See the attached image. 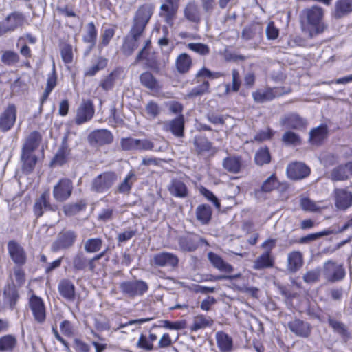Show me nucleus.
Instances as JSON below:
<instances>
[{"mask_svg":"<svg viewBox=\"0 0 352 352\" xmlns=\"http://www.w3.org/2000/svg\"><path fill=\"white\" fill-rule=\"evenodd\" d=\"M224 74L220 72H212L208 68L204 67L196 74L193 81L195 83H201L200 85L193 87L187 94L188 98H195L208 93L210 89V83L205 78L217 79L223 76Z\"/></svg>","mask_w":352,"mask_h":352,"instance_id":"1","label":"nucleus"},{"mask_svg":"<svg viewBox=\"0 0 352 352\" xmlns=\"http://www.w3.org/2000/svg\"><path fill=\"white\" fill-rule=\"evenodd\" d=\"M292 92L290 87H267L257 89L252 94L253 100L256 103H265Z\"/></svg>","mask_w":352,"mask_h":352,"instance_id":"2","label":"nucleus"},{"mask_svg":"<svg viewBox=\"0 0 352 352\" xmlns=\"http://www.w3.org/2000/svg\"><path fill=\"white\" fill-rule=\"evenodd\" d=\"M117 175L114 172H104L94 179L91 190L97 193L106 192L117 181Z\"/></svg>","mask_w":352,"mask_h":352,"instance_id":"3","label":"nucleus"},{"mask_svg":"<svg viewBox=\"0 0 352 352\" xmlns=\"http://www.w3.org/2000/svg\"><path fill=\"white\" fill-rule=\"evenodd\" d=\"M119 287L122 294L129 298L142 296L148 289V284L142 280L123 281Z\"/></svg>","mask_w":352,"mask_h":352,"instance_id":"4","label":"nucleus"},{"mask_svg":"<svg viewBox=\"0 0 352 352\" xmlns=\"http://www.w3.org/2000/svg\"><path fill=\"white\" fill-rule=\"evenodd\" d=\"M77 234L73 230H65L60 232L56 239L51 245V250L56 252L60 250L68 249L72 247L77 239Z\"/></svg>","mask_w":352,"mask_h":352,"instance_id":"5","label":"nucleus"},{"mask_svg":"<svg viewBox=\"0 0 352 352\" xmlns=\"http://www.w3.org/2000/svg\"><path fill=\"white\" fill-rule=\"evenodd\" d=\"M323 274L328 281L335 283L342 280L345 277L346 272L342 265L329 260L324 264Z\"/></svg>","mask_w":352,"mask_h":352,"instance_id":"6","label":"nucleus"},{"mask_svg":"<svg viewBox=\"0 0 352 352\" xmlns=\"http://www.w3.org/2000/svg\"><path fill=\"white\" fill-rule=\"evenodd\" d=\"M17 108L14 104H9L0 114V131L6 133L14 126L16 121Z\"/></svg>","mask_w":352,"mask_h":352,"instance_id":"7","label":"nucleus"},{"mask_svg":"<svg viewBox=\"0 0 352 352\" xmlns=\"http://www.w3.org/2000/svg\"><path fill=\"white\" fill-rule=\"evenodd\" d=\"M179 261L178 256L174 253L161 252L154 254L151 259V264L156 267L174 269L178 266Z\"/></svg>","mask_w":352,"mask_h":352,"instance_id":"8","label":"nucleus"},{"mask_svg":"<svg viewBox=\"0 0 352 352\" xmlns=\"http://www.w3.org/2000/svg\"><path fill=\"white\" fill-rule=\"evenodd\" d=\"M73 188L72 181L67 178H63L54 186L53 197L57 201L63 202L70 197Z\"/></svg>","mask_w":352,"mask_h":352,"instance_id":"9","label":"nucleus"},{"mask_svg":"<svg viewBox=\"0 0 352 352\" xmlns=\"http://www.w3.org/2000/svg\"><path fill=\"white\" fill-rule=\"evenodd\" d=\"M28 304L35 321L39 324L44 323L46 320V308L43 299L32 294Z\"/></svg>","mask_w":352,"mask_h":352,"instance_id":"10","label":"nucleus"},{"mask_svg":"<svg viewBox=\"0 0 352 352\" xmlns=\"http://www.w3.org/2000/svg\"><path fill=\"white\" fill-rule=\"evenodd\" d=\"M180 249L184 252H194L200 243L208 244L206 239L196 234L190 233L182 236L178 239Z\"/></svg>","mask_w":352,"mask_h":352,"instance_id":"11","label":"nucleus"},{"mask_svg":"<svg viewBox=\"0 0 352 352\" xmlns=\"http://www.w3.org/2000/svg\"><path fill=\"white\" fill-rule=\"evenodd\" d=\"M57 210V206L50 204L47 192L42 193L41 195L36 199L33 207V211L36 218L42 217L45 212H56Z\"/></svg>","mask_w":352,"mask_h":352,"instance_id":"12","label":"nucleus"},{"mask_svg":"<svg viewBox=\"0 0 352 352\" xmlns=\"http://www.w3.org/2000/svg\"><path fill=\"white\" fill-rule=\"evenodd\" d=\"M287 327L296 336L303 338L309 337L312 329L309 322L299 318H294L289 321L287 323Z\"/></svg>","mask_w":352,"mask_h":352,"instance_id":"13","label":"nucleus"},{"mask_svg":"<svg viewBox=\"0 0 352 352\" xmlns=\"http://www.w3.org/2000/svg\"><path fill=\"white\" fill-rule=\"evenodd\" d=\"M95 113L92 101L88 100L84 101L78 108L75 122L78 125L82 124L93 118Z\"/></svg>","mask_w":352,"mask_h":352,"instance_id":"14","label":"nucleus"},{"mask_svg":"<svg viewBox=\"0 0 352 352\" xmlns=\"http://www.w3.org/2000/svg\"><path fill=\"white\" fill-rule=\"evenodd\" d=\"M88 140L91 144L102 146L111 144L113 140V136L107 129H98L89 135Z\"/></svg>","mask_w":352,"mask_h":352,"instance_id":"15","label":"nucleus"},{"mask_svg":"<svg viewBox=\"0 0 352 352\" xmlns=\"http://www.w3.org/2000/svg\"><path fill=\"white\" fill-rule=\"evenodd\" d=\"M8 250L14 263L22 265L25 263L26 255L24 249L16 241H10L8 243Z\"/></svg>","mask_w":352,"mask_h":352,"instance_id":"16","label":"nucleus"},{"mask_svg":"<svg viewBox=\"0 0 352 352\" xmlns=\"http://www.w3.org/2000/svg\"><path fill=\"white\" fill-rule=\"evenodd\" d=\"M303 254L300 251H292L287 254L286 270L289 274L296 273L303 265Z\"/></svg>","mask_w":352,"mask_h":352,"instance_id":"17","label":"nucleus"},{"mask_svg":"<svg viewBox=\"0 0 352 352\" xmlns=\"http://www.w3.org/2000/svg\"><path fill=\"white\" fill-rule=\"evenodd\" d=\"M335 205L339 210H346L352 205V192L346 189L337 188L334 190Z\"/></svg>","mask_w":352,"mask_h":352,"instance_id":"18","label":"nucleus"},{"mask_svg":"<svg viewBox=\"0 0 352 352\" xmlns=\"http://www.w3.org/2000/svg\"><path fill=\"white\" fill-rule=\"evenodd\" d=\"M287 173L288 177L292 179H301L310 174V169L303 163L294 162L287 166Z\"/></svg>","mask_w":352,"mask_h":352,"instance_id":"19","label":"nucleus"},{"mask_svg":"<svg viewBox=\"0 0 352 352\" xmlns=\"http://www.w3.org/2000/svg\"><path fill=\"white\" fill-rule=\"evenodd\" d=\"M165 131H170L177 137H183L184 131V117L182 114L177 118L163 123Z\"/></svg>","mask_w":352,"mask_h":352,"instance_id":"20","label":"nucleus"},{"mask_svg":"<svg viewBox=\"0 0 352 352\" xmlns=\"http://www.w3.org/2000/svg\"><path fill=\"white\" fill-rule=\"evenodd\" d=\"M352 12V0H337L331 16L335 19H340Z\"/></svg>","mask_w":352,"mask_h":352,"instance_id":"21","label":"nucleus"},{"mask_svg":"<svg viewBox=\"0 0 352 352\" xmlns=\"http://www.w3.org/2000/svg\"><path fill=\"white\" fill-rule=\"evenodd\" d=\"M324 16V10L319 6H312L301 12V17L307 22H322Z\"/></svg>","mask_w":352,"mask_h":352,"instance_id":"22","label":"nucleus"},{"mask_svg":"<svg viewBox=\"0 0 352 352\" xmlns=\"http://www.w3.org/2000/svg\"><path fill=\"white\" fill-rule=\"evenodd\" d=\"M280 123L282 126H286L293 129H300L307 124V121L297 113H289L283 117Z\"/></svg>","mask_w":352,"mask_h":352,"instance_id":"23","label":"nucleus"},{"mask_svg":"<svg viewBox=\"0 0 352 352\" xmlns=\"http://www.w3.org/2000/svg\"><path fill=\"white\" fill-rule=\"evenodd\" d=\"M58 290L60 295L68 301H74L76 292L74 283L69 279H62L58 283Z\"/></svg>","mask_w":352,"mask_h":352,"instance_id":"24","label":"nucleus"},{"mask_svg":"<svg viewBox=\"0 0 352 352\" xmlns=\"http://www.w3.org/2000/svg\"><path fill=\"white\" fill-rule=\"evenodd\" d=\"M168 190L171 195L178 198H186L188 195L186 185L178 179H173L168 186Z\"/></svg>","mask_w":352,"mask_h":352,"instance_id":"25","label":"nucleus"},{"mask_svg":"<svg viewBox=\"0 0 352 352\" xmlns=\"http://www.w3.org/2000/svg\"><path fill=\"white\" fill-rule=\"evenodd\" d=\"M38 158L33 153L21 151V162L22 171L26 174L31 173L37 163Z\"/></svg>","mask_w":352,"mask_h":352,"instance_id":"26","label":"nucleus"},{"mask_svg":"<svg viewBox=\"0 0 352 352\" xmlns=\"http://www.w3.org/2000/svg\"><path fill=\"white\" fill-rule=\"evenodd\" d=\"M208 258L212 266L221 272L230 273L234 270V267L230 264L224 261V260L216 253L212 252H208Z\"/></svg>","mask_w":352,"mask_h":352,"instance_id":"27","label":"nucleus"},{"mask_svg":"<svg viewBox=\"0 0 352 352\" xmlns=\"http://www.w3.org/2000/svg\"><path fill=\"white\" fill-rule=\"evenodd\" d=\"M155 10V6L151 3L140 6L136 11L134 22H148Z\"/></svg>","mask_w":352,"mask_h":352,"instance_id":"28","label":"nucleus"},{"mask_svg":"<svg viewBox=\"0 0 352 352\" xmlns=\"http://www.w3.org/2000/svg\"><path fill=\"white\" fill-rule=\"evenodd\" d=\"M184 16L190 22H199L201 20V9L195 1H190L184 8Z\"/></svg>","mask_w":352,"mask_h":352,"instance_id":"29","label":"nucleus"},{"mask_svg":"<svg viewBox=\"0 0 352 352\" xmlns=\"http://www.w3.org/2000/svg\"><path fill=\"white\" fill-rule=\"evenodd\" d=\"M217 344L221 352H230L232 349L233 340L231 336L223 331L215 334Z\"/></svg>","mask_w":352,"mask_h":352,"instance_id":"30","label":"nucleus"},{"mask_svg":"<svg viewBox=\"0 0 352 352\" xmlns=\"http://www.w3.org/2000/svg\"><path fill=\"white\" fill-rule=\"evenodd\" d=\"M324 23H301V30L305 36L313 38L324 32Z\"/></svg>","mask_w":352,"mask_h":352,"instance_id":"31","label":"nucleus"},{"mask_svg":"<svg viewBox=\"0 0 352 352\" xmlns=\"http://www.w3.org/2000/svg\"><path fill=\"white\" fill-rule=\"evenodd\" d=\"M41 135L38 131L32 132L27 138L21 151L33 153L38 147Z\"/></svg>","mask_w":352,"mask_h":352,"instance_id":"32","label":"nucleus"},{"mask_svg":"<svg viewBox=\"0 0 352 352\" xmlns=\"http://www.w3.org/2000/svg\"><path fill=\"white\" fill-rule=\"evenodd\" d=\"M72 267L75 271H90L89 258L82 252H78L72 258Z\"/></svg>","mask_w":352,"mask_h":352,"instance_id":"33","label":"nucleus"},{"mask_svg":"<svg viewBox=\"0 0 352 352\" xmlns=\"http://www.w3.org/2000/svg\"><path fill=\"white\" fill-rule=\"evenodd\" d=\"M278 186V181L275 174H272L262 184L258 189L254 190L255 196L258 198L262 192H270Z\"/></svg>","mask_w":352,"mask_h":352,"instance_id":"34","label":"nucleus"},{"mask_svg":"<svg viewBox=\"0 0 352 352\" xmlns=\"http://www.w3.org/2000/svg\"><path fill=\"white\" fill-rule=\"evenodd\" d=\"M178 5L164 3L161 6L159 14L165 22H171L177 14Z\"/></svg>","mask_w":352,"mask_h":352,"instance_id":"35","label":"nucleus"},{"mask_svg":"<svg viewBox=\"0 0 352 352\" xmlns=\"http://www.w3.org/2000/svg\"><path fill=\"white\" fill-rule=\"evenodd\" d=\"M223 167L231 173H239L241 170L242 162L241 157L232 156L225 158L222 163Z\"/></svg>","mask_w":352,"mask_h":352,"instance_id":"36","label":"nucleus"},{"mask_svg":"<svg viewBox=\"0 0 352 352\" xmlns=\"http://www.w3.org/2000/svg\"><path fill=\"white\" fill-rule=\"evenodd\" d=\"M193 144L198 155H202L212 150V143L204 136H195Z\"/></svg>","mask_w":352,"mask_h":352,"instance_id":"37","label":"nucleus"},{"mask_svg":"<svg viewBox=\"0 0 352 352\" xmlns=\"http://www.w3.org/2000/svg\"><path fill=\"white\" fill-rule=\"evenodd\" d=\"M137 179L138 178L135 173L131 170L124 180L118 186L117 192L122 194H129Z\"/></svg>","mask_w":352,"mask_h":352,"instance_id":"38","label":"nucleus"},{"mask_svg":"<svg viewBox=\"0 0 352 352\" xmlns=\"http://www.w3.org/2000/svg\"><path fill=\"white\" fill-rule=\"evenodd\" d=\"M274 265V260L270 253L266 252L259 256L254 262L253 268L256 270H261L272 267Z\"/></svg>","mask_w":352,"mask_h":352,"instance_id":"39","label":"nucleus"},{"mask_svg":"<svg viewBox=\"0 0 352 352\" xmlns=\"http://www.w3.org/2000/svg\"><path fill=\"white\" fill-rule=\"evenodd\" d=\"M17 344L14 335L7 334L0 337V352H12Z\"/></svg>","mask_w":352,"mask_h":352,"instance_id":"40","label":"nucleus"},{"mask_svg":"<svg viewBox=\"0 0 352 352\" xmlns=\"http://www.w3.org/2000/svg\"><path fill=\"white\" fill-rule=\"evenodd\" d=\"M108 63V59L102 56H98L91 67L87 68L85 72V75L87 76H94L98 72L104 69Z\"/></svg>","mask_w":352,"mask_h":352,"instance_id":"41","label":"nucleus"},{"mask_svg":"<svg viewBox=\"0 0 352 352\" xmlns=\"http://www.w3.org/2000/svg\"><path fill=\"white\" fill-rule=\"evenodd\" d=\"M213 324V320L210 317L204 315H197L193 318V322L190 327L191 331H197L201 329L210 327Z\"/></svg>","mask_w":352,"mask_h":352,"instance_id":"42","label":"nucleus"},{"mask_svg":"<svg viewBox=\"0 0 352 352\" xmlns=\"http://www.w3.org/2000/svg\"><path fill=\"white\" fill-rule=\"evenodd\" d=\"M196 217L202 224H207L211 219L212 209L210 206L201 204L196 209Z\"/></svg>","mask_w":352,"mask_h":352,"instance_id":"43","label":"nucleus"},{"mask_svg":"<svg viewBox=\"0 0 352 352\" xmlns=\"http://www.w3.org/2000/svg\"><path fill=\"white\" fill-rule=\"evenodd\" d=\"M329 178L333 182L347 180L349 177L345 164L334 167L331 171Z\"/></svg>","mask_w":352,"mask_h":352,"instance_id":"44","label":"nucleus"},{"mask_svg":"<svg viewBox=\"0 0 352 352\" xmlns=\"http://www.w3.org/2000/svg\"><path fill=\"white\" fill-rule=\"evenodd\" d=\"M254 162L256 165L262 166L270 164L271 155L267 147H261L255 153Z\"/></svg>","mask_w":352,"mask_h":352,"instance_id":"45","label":"nucleus"},{"mask_svg":"<svg viewBox=\"0 0 352 352\" xmlns=\"http://www.w3.org/2000/svg\"><path fill=\"white\" fill-rule=\"evenodd\" d=\"M103 245V241L100 238H90L84 242V250L87 253L92 254L99 252Z\"/></svg>","mask_w":352,"mask_h":352,"instance_id":"46","label":"nucleus"},{"mask_svg":"<svg viewBox=\"0 0 352 352\" xmlns=\"http://www.w3.org/2000/svg\"><path fill=\"white\" fill-rule=\"evenodd\" d=\"M192 60L189 55L186 53L180 54L176 60L177 69L180 73H186L190 68Z\"/></svg>","mask_w":352,"mask_h":352,"instance_id":"47","label":"nucleus"},{"mask_svg":"<svg viewBox=\"0 0 352 352\" xmlns=\"http://www.w3.org/2000/svg\"><path fill=\"white\" fill-rule=\"evenodd\" d=\"M327 133V126L324 125L319 126L311 131L310 140L313 144H318L325 138Z\"/></svg>","mask_w":352,"mask_h":352,"instance_id":"48","label":"nucleus"},{"mask_svg":"<svg viewBox=\"0 0 352 352\" xmlns=\"http://www.w3.org/2000/svg\"><path fill=\"white\" fill-rule=\"evenodd\" d=\"M3 295L10 303V307L14 309L19 298L18 292L14 285H8L5 287Z\"/></svg>","mask_w":352,"mask_h":352,"instance_id":"49","label":"nucleus"},{"mask_svg":"<svg viewBox=\"0 0 352 352\" xmlns=\"http://www.w3.org/2000/svg\"><path fill=\"white\" fill-rule=\"evenodd\" d=\"M140 80L141 84L148 89L154 90L157 88V81L149 72L141 74Z\"/></svg>","mask_w":352,"mask_h":352,"instance_id":"50","label":"nucleus"},{"mask_svg":"<svg viewBox=\"0 0 352 352\" xmlns=\"http://www.w3.org/2000/svg\"><path fill=\"white\" fill-rule=\"evenodd\" d=\"M328 323L333 331L340 335L342 338L349 337V332L346 326L342 322L338 321L329 316Z\"/></svg>","mask_w":352,"mask_h":352,"instance_id":"51","label":"nucleus"},{"mask_svg":"<svg viewBox=\"0 0 352 352\" xmlns=\"http://www.w3.org/2000/svg\"><path fill=\"white\" fill-rule=\"evenodd\" d=\"M119 73L120 72L118 69H114L113 71H112L102 80H101L100 87H101L102 89L104 91H109L113 89L116 78L119 74Z\"/></svg>","mask_w":352,"mask_h":352,"instance_id":"52","label":"nucleus"},{"mask_svg":"<svg viewBox=\"0 0 352 352\" xmlns=\"http://www.w3.org/2000/svg\"><path fill=\"white\" fill-rule=\"evenodd\" d=\"M146 23H133L130 30V34L127 36L138 43L144 37V30Z\"/></svg>","mask_w":352,"mask_h":352,"instance_id":"53","label":"nucleus"},{"mask_svg":"<svg viewBox=\"0 0 352 352\" xmlns=\"http://www.w3.org/2000/svg\"><path fill=\"white\" fill-rule=\"evenodd\" d=\"M86 204L83 201L69 204L64 206L63 211L67 216H74L80 211L85 210Z\"/></svg>","mask_w":352,"mask_h":352,"instance_id":"54","label":"nucleus"},{"mask_svg":"<svg viewBox=\"0 0 352 352\" xmlns=\"http://www.w3.org/2000/svg\"><path fill=\"white\" fill-rule=\"evenodd\" d=\"M332 233L333 232L331 230H325L322 232L307 234V236L300 238L296 242L300 244H307L310 242L316 241L322 236H328Z\"/></svg>","mask_w":352,"mask_h":352,"instance_id":"55","label":"nucleus"},{"mask_svg":"<svg viewBox=\"0 0 352 352\" xmlns=\"http://www.w3.org/2000/svg\"><path fill=\"white\" fill-rule=\"evenodd\" d=\"M69 151L67 146H62V147L58 150L52 160V164L61 166L65 164L67 160V157L69 155Z\"/></svg>","mask_w":352,"mask_h":352,"instance_id":"56","label":"nucleus"},{"mask_svg":"<svg viewBox=\"0 0 352 352\" xmlns=\"http://www.w3.org/2000/svg\"><path fill=\"white\" fill-rule=\"evenodd\" d=\"M139 43L134 39H131L126 36L124 38V43L122 47V52L126 56L131 55L133 52L139 47Z\"/></svg>","mask_w":352,"mask_h":352,"instance_id":"57","label":"nucleus"},{"mask_svg":"<svg viewBox=\"0 0 352 352\" xmlns=\"http://www.w3.org/2000/svg\"><path fill=\"white\" fill-rule=\"evenodd\" d=\"M282 141L287 145L294 146L299 145L301 142L300 136L292 131L285 132L282 137Z\"/></svg>","mask_w":352,"mask_h":352,"instance_id":"58","label":"nucleus"},{"mask_svg":"<svg viewBox=\"0 0 352 352\" xmlns=\"http://www.w3.org/2000/svg\"><path fill=\"white\" fill-rule=\"evenodd\" d=\"M320 269L316 268L307 271L302 276L303 280L308 284H313L319 280L320 276Z\"/></svg>","mask_w":352,"mask_h":352,"instance_id":"59","label":"nucleus"},{"mask_svg":"<svg viewBox=\"0 0 352 352\" xmlns=\"http://www.w3.org/2000/svg\"><path fill=\"white\" fill-rule=\"evenodd\" d=\"M300 206L303 210L307 212H316L319 210V207L316 205L315 201L308 197H301Z\"/></svg>","mask_w":352,"mask_h":352,"instance_id":"60","label":"nucleus"},{"mask_svg":"<svg viewBox=\"0 0 352 352\" xmlns=\"http://www.w3.org/2000/svg\"><path fill=\"white\" fill-rule=\"evenodd\" d=\"M188 47L196 53L205 56L210 53V48L209 47L204 43H188Z\"/></svg>","mask_w":352,"mask_h":352,"instance_id":"61","label":"nucleus"},{"mask_svg":"<svg viewBox=\"0 0 352 352\" xmlns=\"http://www.w3.org/2000/svg\"><path fill=\"white\" fill-rule=\"evenodd\" d=\"M145 110L148 116L152 119L158 116L161 112V109L159 105L153 101L148 102L146 105Z\"/></svg>","mask_w":352,"mask_h":352,"instance_id":"62","label":"nucleus"},{"mask_svg":"<svg viewBox=\"0 0 352 352\" xmlns=\"http://www.w3.org/2000/svg\"><path fill=\"white\" fill-rule=\"evenodd\" d=\"M19 60V55L12 51H6L3 54L1 57V61L8 65H13L17 63Z\"/></svg>","mask_w":352,"mask_h":352,"instance_id":"63","label":"nucleus"},{"mask_svg":"<svg viewBox=\"0 0 352 352\" xmlns=\"http://www.w3.org/2000/svg\"><path fill=\"white\" fill-rule=\"evenodd\" d=\"M60 55L65 63H71L73 60L72 47L70 45L65 44L61 47Z\"/></svg>","mask_w":352,"mask_h":352,"instance_id":"64","label":"nucleus"}]
</instances>
